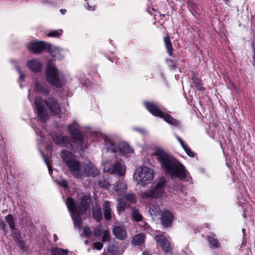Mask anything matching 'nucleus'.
Returning a JSON list of instances; mask_svg holds the SVG:
<instances>
[{"mask_svg":"<svg viewBox=\"0 0 255 255\" xmlns=\"http://www.w3.org/2000/svg\"><path fill=\"white\" fill-rule=\"evenodd\" d=\"M132 215L133 218L136 222H139L142 220L141 215L139 213L138 211L135 209H132Z\"/></svg>","mask_w":255,"mask_h":255,"instance_id":"473e14b6","label":"nucleus"},{"mask_svg":"<svg viewBox=\"0 0 255 255\" xmlns=\"http://www.w3.org/2000/svg\"><path fill=\"white\" fill-rule=\"evenodd\" d=\"M154 177L153 171L147 167L137 168L133 175V178L138 184L145 186L150 183Z\"/></svg>","mask_w":255,"mask_h":255,"instance_id":"39448f33","label":"nucleus"},{"mask_svg":"<svg viewBox=\"0 0 255 255\" xmlns=\"http://www.w3.org/2000/svg\"><path fill=\"white\" fill-rule=\"evenodd\" d=\"M118 210L119 212L123 211L126 207V204L122 201L121 199L118 200Z\"/></svg>","mask_w":255,"mask_h":255,"instance_id":"e433bc0d","label":"nucleus"},{"mask_svg":"<svg viewBox=\"0 0 255 255\" xmlns=\"http://www.w3.org/2000/svg\"><path fill=\"white\" fill-rule=\"evenodd\" d=\"M104 230L101 226H99L95 228L93 231L94 236L96 237H100L103 234Z\"/></svg>","mask_w":255,"mask_h":255,"instance_id":"72a5a7b5","label":"nucleus"},{"mask_svg":"<svg viewBox=\"0 0 255 255\" xmlns=\"http://www.w3.org/2000/svg\"><path fill=\"white\" fill-rule=\"evenodd\" d=\"M68 131L72 138L77 141L76 143L81 144L82 143L84 136L79 131L78 125L76 123H72L69 126Z\"/></svg>","mask_w":255,"mask_h":255,"instance_id":"9b49d317","label":"nucleus"},{"mask_svg":"<svg viewBox=\"0 0 255 255\" xmlns=\"http://www.w3.org/2000/svg\"><path fill=\"white\" fill-rule=\"evenodd\" d=\"M110 240V233L109 230H106L103 231L102 241L103 243L108 242Z\"/></svg>","mask_w":255,"mask_h":255,"instance_id":"f704fd0d","label":"nucleus"},{"mask_svg":"<svg viewBox=\"0 0 255 255\" xmlns=\"http://www.w3.org/2000/svg\"><path fill=\"white\" fill-rule=\"evenodd\" d=\"M5 220L8 223L10 229L11 230H15V222L11 214H8V215L5 216Z\"/></svg>","mask_w":255,"mask_h":255,"instance_id":"c756f323","label":"nucleus"},{"mask_svg":"<svg viewBox=\"0 0 255 255\" xmlns=\"http://www.w3.org/2000/svg\"><path fill=\"white\" fill-rule=\"evenodd\" d=\"M61 157L64 162L66 164L67 167L72 175L78 179H83L84 178V165L80 162L75 159L73 154L66 150L61 152Z\"/></svg>","mask_w":255,"mask_h":255,"instance_id":"7ed1b4c3","label":"nucleus"},{"mask_svg":"<svg viewBox=\"0 0 255 255\" xmlns=\"http://www.w3.org/2000/svg\"><path fill=\"white\" fill-rule=\"evenodd\" d=\"M156 240L166 254H172V247L168 239L162 235L156 236Z\"/></svg>","mask_w":255,"mask_h":255,"instance_id":"9d476101","label":"nucleus"},{"mask_svg":"<svg viewBox=\"0 0 255 255\" xmlns=\"http://www.w3.org/2000/svg\"><path fill=\"white\" fill-rule=\"evenodd\" d=\"M27 66L34 72H39L41 69V64L37 59H31L27 62Z\"/></svg>","mask_w":255,"mask_h":255,"instance_id":"412c9836","label":"nucleus"},{"mask_svg":"<svg viewBox=\"0 0 255 255\" xmlns=\"http://www.w3.org/2000/svg\"><path fill=\"white\" fill-rule=\"evenodd\" d=\"M46 164H47V167H48V170H50V165L48 164V163H47V161H46Z\"/></svg>","mask_w":255,"mask_h":255,"instance_id":"3c124183","label":"nucleus"},{"mask_svg":"<svg viewBox=\"0 0 255 255\" xmlns=\"http://www.w3.org/2000/svg\"><path fill=\"white\" fill-rule=\"evenodd\" d=\"M16 69L19 74V79L21 81H23L24 79V75L23 74V73L22 72V71L19 67H16Z\"/></svg>","mask_w":255,"mask_h":255,"instance_id":"a19ab883","label":"nucleus"},{"mask_svg":"<svg viewBox=\"0 0 255 255\" xmlns=\"http://www.w3.org/2000/svg\"><path fill=\"white\" fill-rule=\"evenodd\" d=\"M34 88L37 91L43 93L45 95H47L49 92L48 89L46 88L44 83L39 80L35 81Z\"/></svg>","mask_w":255,"mask_h":255,"instance_id":"393cba45","label":"nucleus"},{"mask_svg":"<svg viewBox=\"0 0 255 255\" xmlns=\"http://www.w3.org/2000/svg\"><path fill=\"white\" fill-rule=\"evenodd\" d=\"M105 142L108 152H119L120 154L124 156H126L128 153L133 152L132 149L127 143L122 142L117 146L112 141L108 138L105 139Z\"/></svg>","mask_w":255,"mask_h":255,"instance_id":"6e6552de","label":"nucleus"},{"mask_svg":"<svg viewBox=\"0 0 255 255\" xmlns=\"http://www.w3.org/2000/svg\"><path fill=\"white\" fill-rule=\"evenodd\" d=\"M66 204L74 220L75 227L80 229L82 226L81 216L85 214L88 209L89 198L86 196H82L76 203L74 201L73 198H68Z\"/></svg>","mask_w":255,"mask_h":255,"instance_id":"f03ea898","label":"nucleus"},{"mask_svg":"<svg viewBox=\"0 0 255 255\" xmlns=\"http://www.w3.org/2000/svg\"><path fill=\"white\" fill-rule=\"evenodd\" d=\"M87 9L88 10H92V11H93V10H94V9H95V6L92 7V6H90V5H88L87 6Z\"/></svg>","mask_w":255,"mask_h":255,"instance_id":"c03bdc74","label":"nucleus"},{"mask_svg":"<svg viewBox=\"0 0 255 255\" xmlns=\"http://www.w3.org/2000/svg\"><path fill=\"white\" fill-rule=\"evenodd\" d=\"M34 104L36 107L37 113L40 121L44 122L47 117V115L45 113L44 108L42 106V101L40 97L36 96L34 100Z\"/></svg>","mask_w":255,"mask_h":255,"instance_id":"f8f14e48","label":"nucleus"},{"mask_svg":"<svg viewBox=\"0 0 255 255\" xmlns=\"http://www.w3.org/2000/svg\"><path fill=\"white\" fill-rule=\"evenodd\" d=\"M154 154L157 156V159L160 162L161 167L171 177H176L183 180L187 176V171L185 169L184 166L162 148H156L154 150Z\"/></svg>","mask_w":255,"mask_h":255,"instance_id":"f257e3e1","label":"nucleus"},{"mask_svg":"<svg viewBox=\"0 0 255 255\" xmlns=\"http://www.w3.org/2000/svg\"><path fill=\"white\" fill-rule=\"evenodd\" d=\"M126 199L130 203H135L136 199L133 194H129L125 196Z\"/></svg>","mask_w":255,"mask_h":255,"instance_id":"4c0bfd02","label":"nucleus"},{"mask_svg":"<svg viewBox=\"0 0 255 255\" xmlns=\"http://www.w3.org/2000/svg\"><path fill=\"white\" fill-rule=\"evenodd\" d=\"M112 247H109L108 250L109 252L112 253L113 254H114V251L112 250Z\"/></svg>","mask_w":255,"mask_h":255,"instance_id":"49530a36","label":"nucleus"},{"mask_svg":"<svg viewBox=\"0 0 255 255\" xmlns=\"http://www.w3.org/2000/svg\"><path fill=\"white\" fill-rule=\"evenodd\" d=\"M144 234L140 233L134 236L132 240V243L135 246H139L144 242Z\"/></svg>","mask_w":255,"mask_h":255,"instance_id":"a878e982","label":"nucleus"},{"mask_svg":"<svg viewBox=\"0 0 255 255\" xmlns=\"http://www.w3.org/2000/svg\"><path fill=\"white\" fill-rule=\"evenodd\" d=\"M51 55L55 58L61 59L64 57V51L57 47H51L49 48Z\"/></svg>","mask_w":255,"mask_h":255,"instance_id":"4be33fe9","label":"nucleus"},{"mask_svg":"<svg viewBox=\"0 0 255 255\" xmlns=\"http://www.w3.org/2000/svg\"><path fill=\"white\" fill-rule=\"evenodd\" d=\"M84 171L85 173L84 177L86 176L95 177L99 174V171L97 167L92 163L84 164Z\"/></svg>","mask_w":255,"mask_h":255,"instance_id":"2eb2a0df","label":"nucleus"},{"mask_svg":"<svg viewBox=\"0 0 255 255\" xmlns=\"http://www.w3.org/2000/svg\"><path fill=\"white\" fill-rule=\"evenodd\" d=\"M173 215L169 211H165L162 213L161 224L164 228H168L171 226L173 220Z\"/></svg>","mask_w":255,"mask_h":255,"instance_id":"f3484780","label":"nucleus"},{"mask_svg":"<svg viewBox=\"0 0 255 255\" xmlns=\"http://www.w3.org/2000/svg\"><path fill=\"white\" fill-rule=\"evenodd\" d=\"M143 255H152L149 254L147 252H143Z\"/></svg>","mask_w":255,"mask_h":255,"instance_id":"8fccbe9b","label":"nucleus"},{"mask_svg":"<svg viewBox=\"0 0 255 255\" xmlns=\"http://www.w3.org/2000/svg\"><path fill=\"white\" fill-rule=\"evenodd\" d=\"M165 179L160 178L150 186L149 188L141 193V197L144 199H154L161 197L165 191Z\"/></svg>","mask_w":255,"mask_h":255,"instance_id":"20e7f679","label":"nucleus"},{"mask_svg":"<svg viewBox=\"0 0 255 255\" xmlns=\"http://www.w3.org/2000/svg\"><path fill=\"white\" fill-rule=\"evenodd\" d=\"M114 189L118 195H123L127 191V185L123 181H118L114 185Z\"/></svg>","mask_w":255,"mask_h":255,"instance_id":"aec40b11","label":"nucleus"},{"mask_svg":"<svg viewBox=\"0 0 255 255\" xmlns=\"http://www.w3.org/2000/svg\"><path fill=\"white\" fill-rule=\"evenodd\" d=\"M103 164L104 172L117 174L121 176L125 175L126 173L125 167L120 162L116 161L114 164H111L109 161H104Z\"/></svg>","mask_w":255,"mask_h":255,"instance_id":"1a4fd4ad","label":"nucleus"},{"mask_svg":"<svg viewBox=\"0 0 255 255\" xmlns=\"http://www.w3.org/2000/svg\"><path fill=\"white\" fill-rule=\"evenodd\" d=\"M62 33V30H59L58 31H52L47 34L48 37H59Z\"/></svg>","mask_w":255,"mask_h":255,"instance_id":"c9c22d12","label":"nucleus"},{"mask_svg":"<svg viewBox=\"0 0 255 255\" xmlns=\"http://www.w3.org/2000/svg\"><path fill=\"white\" fill-rule=\"evenodd\" d=\"M144 105L147 110L153 116L163 119L166 122L171 125L176 127L180 126V122L179 121L173 119L170 115L162 112L154 104L145 102Z\"/></svg>","mask_w":255,"mask_h":255,"instance_id":"423d86ee","label":"nucleus"},{"mask_svg":"<svg viewBox=\"0 0 255 255\" xmlns=\"http://www.w3.org/2000/svg\"><path fill=\"white\" fill-rule=\"evenodd\" d=\"M47 107L51 113L55 115H58L61 112L59 105L57 102L53 98H49L45 101Z\"/></svg>","mask_w":255,"mask_h":255,"instance_id":"ddd939ff","label":"nucleus"},{"mask_svg":"<svg viewBox=\"0 0 255 255\" xmlns=\"http://www.w3.org/2000/svg\"><path fill=\"white\" fill-rule=\"evenodd\" d=\"M113 232L115 237L120 240H124L127 237L126 228L122 225L116 224L113 228Z\"/></svg>","mask_w":255,"mask_h":255,"instance_id":"4468645a","label":"nucleus"},{"mask_svg":"<svg viewBox=\"0 0 255 255\" xmlns=\"http://www.w3.org/2000/svg\"><path fill=\"white\" fill-rule=\"evenodd\" d=\"M4 223L3 221L0 220V227H2L3 229L4 228Z\"/></svg>","mask_w":255,"mask_h":255,"instance_id":"a18cd8bd","label":"nucleus"},{"mask_svg":"<svg viewBox=\"0 0 255 255\" xmlns=\"http://www.w3.org/2000/svg\"><path fill=\"white\" fill-rule=\"evenodd\" d=\"M93 218L97 221H100L102 219V215L100 208H94L93 210Z\"/></svg>","mask_w":255,"mask_h":255,"instance_id":"7c9ffc66","label":"nucleus"},{"mask_svg":"<svg viewBox=\"0 0 255 255\" xmlns=\"http://www.w3.org/2000/svg\"><path fill=\"white\" fill-rule=\"evenodd\" d=\"M85 244L86 245H88V244H89V241H88V240H86V241H85Z\"/></svg>","mask_w":255,"mask_h":255,"instance_id":"603ef678","label":"nucleus"},{"mask_svg":"<svg viewBox=\"0 0 255 255\" xmlns=\"http://www.w3.org/2000/svg\"><path fill=\"white\" fill-rule=\"evenodd\" d=\"M46 77L49 83L57 87H61L64 84L63 76L59 74L56 67L54 65L47 67Z\"/></svg>","mask_w":255,"mask_h":255,"instance_id":"0eeeda50","label":"nucleus"},{"mask_svg":"<svg viewBox=\"0 0 255 255\" xmlns=\"http://www.w3.org/2000/svg\"><path fill=\"white\" fill-rule=\"evenodd\" d=\"M60 185L63 187L64 188H66L67 187V184L65 180H62L60 182Z\"/></svg>","mask_w":255,"mask_h":255,"instance_id":"37998d69","label":"nucleus"},{"mask_svg":"<svg viewBox=\"0 0 255 255\" xmlns=\"http://www.w3.org/2000/svg\"><path fill=\"white\" fill-rule=\"evenodd\" d=\"M92 234L90 228L88 227H85L83 228V232L81 234V237L90 238Z\"/></svg>","mask_w":255,"mask_h":255,"instance_id":"2f4dec72","label":"nucleus"},{"mask_svg":"<svg viewBox=\"0 0 255 255\" xmlns=\"http://www.w3.org/2000/svg\"><path fill=\"white\" fill-rule=\"evenodd\" d=\"M99 186L101 188H105V189H109V186L110 185L109 184L108 182H106L105 180H100L98 182Z\"/></svg>","mask_w":255,"mask_h":255,"instance_id":"58836bf2","label":"nucleus"},{"mask_svg":"<svg viewBox=\"0 0 255 255\" xmlns=\"http://www.w3.org/2000/svg\"><path fill=\"white\" fill-rule=\"evenodd\" d=\"M176 138L180 143L181 146L183 148L186 154L190 157H194L195 156V153L193 152L190 148H189L187 145L184 143L182 139L177 135H176Z\"/></svg>","mask_w":255,"mask_h":255,"instance_id":"b1692460","label":"nucleus"},{"mask_svg":"<svg viewBox=\"0 0 255 255\" xmlns=\"http://www.w3.org/2000/svg\"><path fill=\"white\" fill-rule=\"evenodd\" d=\"M19 244L22 246H23V244H24V242L22 241H20L19 242Z\"/></svg>","mask_w":255,"mask_h":255,"instance_id":"09e8293b","label":"nucleus"},{"mask_svg":"<svg viewBox=\"0 0 255 255\" xmlns=\"http://www.w3.org/2000/svg\"><path fill=\"white\" fill-rule=\"evenodd\" d=\"M164 41L168 54L170 56H172L173 54V48L169 37L168 36L164 37Z\"/></svg>","mask_w":255,"mask_h":255,"instance_id":"c85d7f7f","label":"nucleus"},{"mask_svg":"<svg viewBox=\"0 0 255 255\" xmlns=\"http://www.w3.org/2000/svg\"><path fill=\"white\" fill-rule=\"evenodd\" d=\"M66 11V9H61L60 10V12H61V13H62V14H65V13Z\"/></svg>","mask_w":255,"mask_h":255,"instance_id":"de8ad7c7","label":"nucleus"},{"mask_svg":"<svg viewBox=\"0 0 255 255\" xmlns=\"http://www.w3.org/2000/svg\"><path fill=\"white\" fill-rule=\"evenodd\" d=\"M50 252L52 255H67L68 251L60 248H53L50 249Z\"/></svg>","mask_w":255,"mask_h":255,"instance_id":"bb28decb","label":"nucleus"},{"mask_svg":"<svg viewBox=\"0 0 255 255\" xmlns=\"http://www.w3.org/2000/svg\"><path fill=\"white\" fill-rule=\"evenodd\" d=\"M104 208V215L107 220H110L112 217V211L111 208V203L110 201H105L103 205Z\"/></svg>","mask_w":255,"mask_h":255,"instance_id":"5701e85b","label":"nucleus"},{"mask_svg":"<svg viewBox=\"0 0 255 255\" xmlns=\"http://www.w3.org/2000/svg\"><path fill=\"white\" fill-rule=\"evenodd\" d=\"M252 48L254 51V55H253V59H254V62L253 64L255 66V42L254 41L252 42Z\"/></svg>","mask_w":255,"mask_h":255,"instance_id":"79ce46f5","label":"nucleus"},{"mask_svg":"<svg viewBox=\"0 0 255 255\" xmlns=\"http://www.w3.org/2000/svg\"><path fill=\"white\" fill-rule=\"evenodd\" d=\"M215 235L211 234L207 237V240L209 243V247L211 249H218L221 247L219 241L215 238Z\"/></svg>","mask_w":255,"mask_h":255,"instance_id":"6ab92c4d","label":"nucleus"},{"mask_svg":"<svg viewBox=\"0 0 255 255\" xmlns=\"http://www.w3.org/2000/svg\"><path fill=\"white\" fill-rule=\"evenodd\" d=\"M52 138L56 144H62L65 146L69 144L70 147H73L71 140L67 136L54 134L52 136Z\"/></svg>","mask_w":255,"mask_h":255,"instance_id":"a211bd4d","label":"nucleus"},{"mask_svg":"<svg viewBox=\"0 0 255 255\" xmlns=\"http://www.w3.org/2000/svg\"><path fill=\"white\" fill-rule=\"evenodd\" d=\"M103 247V245L102 243L97 242L94 243L93 245V249H96L98 250H101Z\"/></svg>","mask_w":255,"mask_h":255,"instance_id":"ea45409f","label":"nucleus"},{"mask_svg":"<svg viewBox=\"0 0 255 255\" xmlns=\"http://www.w3.org/2000/svg\"><path fill=\"white\" fill-rule=\"evenodd\" d=\"M160 212V206L159 205H152L149 209V212L152 216L159 215Z\"/></svg>","mask_w":255,"mask_h":255,"instance_id":"cd10ccee","label":"nucleus"},{"mask_svg":"<svg viewBox=\"0 0 255 255\" xmlns=\"http://www.w3.org/2000/svg\"><path fill=\"white\" fill-rule=\"evenodd\" d=\"M27 47L34 53H39L47 47V44L43 41H37L30 43Z\"/></svg>","mask_w":255,"mask_h":255,"instance_id":"dca6fc26","label":"nucleus"}]
</instances>
